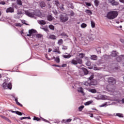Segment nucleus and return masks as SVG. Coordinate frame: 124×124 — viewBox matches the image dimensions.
<instances>
[{
  "label": "nucleus",
  "instance_id": "obj_21",
  "mask_svg": "<svg viewBox=\"0 0 124 124\" xmlns=\"http://www.w3.org/2000/svg\"><path fill=\"white\" fill-rule=\"evenodd\" d=\"M94 5L95 6H98V5L99 4V0H94Z\"/></svg>",
  "mask_w": 124,
  "mask_h": 124
},
{
  "label": "nucleus",
  "instance_id": "obj_47",
  "mask_svg": "<svg viewBox=\"0 0 124 124\" xmlns=\"http://www.w3.org/2000/svg\"><path fill=\"white\" fill-rule=\"evenodd\" d=\"M22 23H23V24H24L25 25H26V26H29V24H28V23H26V21L25 20H22Z\"/></svg>",
  "mask_w": 124,
  "mask_h": 124
},
{
  "label": "nucleus",
  "instance_id": "obj_9",
  "mask_svg": "<svg viewBox=\"0 0 124 124\" xmlns=\"http://www.w3.org/2000/svg\"><path fill=\"white\" fill-rule=\"evenodd\" d=\"M25 14L26 15H27V16H29V17H34V14L31 13H30V12H29V11H25Z\"/></svg>",
  "mask_w": 124,
  "mask_h": 124
},
{
  "label": "nucleus",
  "instance_id": "obj_25",
  "mask_svg": "<svg viewBox=\"0 0 124 124\" xmlns=\"http://www.w3.org/2000/svg\"><path fill=\"white\" fill-rule=\"evenodd\" d=\"M78 93H84V91H83V88L82 87L78 88Z\"/></svg>",
  "mask_w": 124,
  "mask_h": 124
},
{
  "label": "nucleus",
  "instance_id": "obj_32",
  "mask_svg": "<svg viewBox=\"0 0 124 124\" xmlns=\"http://www.w3.org/2000/svg\"><path fill=\"white\" fill-rule=\"evenodd\" d=\"M39 24H40V25H46V22H45L44 20H40L39 21Z\"/></svg>",
  "mask_w": 124,
  "mask_h": 124
},
{
  "label": "nucleus",
  "instance_id": "obj_4",
  "mask_svg": "<svg viewBox=\"0 0 124 124\" xmlns=\"http://www.w3.org/2000/svg\"><path fill=\"white\" fill-rule=\"evenodd\" d=\"M108 3H111L113 6H117L119 5V2L116 1L115 0H108Z\"/></svg>",
  "mask_w": 124,
  "mask_h": 124
},
{
  "label": "nucleus",
  "instance_id": "obj_33",
  "mask_svg": "<svg viewBox=\"0 0 124 124\" xmlns=\"http://www.w3.org/2000/svg\"><path fill=\"white\" fill-rule=\"evenodd\" d=\"M87 24H85V23H82L81 25V28H82V29H85V28H86L87 27Z\"/></svg>",
  "mask_w": 124,
  "mask_h": 124
},
{
  "label": "nucleus",
  "instance_id": "obj_51",
  "mask_svg": "<svg viewBox=\"0 0 124 124\" xmlns=\"http://www.w3.org/2000/svg\"><path fill=\"white\" fill-rule=\"evenodd\" d=\"M5 120L7 121V122H8L9 123H11V121L7 118H6Z\"/></svg>",
  "mask_w": 124,
  "mask_h": 124
},
{
  "label": "nucleus",
  "instance_id": "obj_20",
  "mask_svg": "<svg viewBox=\"0 0 124 124\" xmlns=\"http://www.w3.org/2000/svg\"><path fill=\"white\" fill-rule=\"evenodd\" d=\"M63 58H64V59H69V58H71V55L68 54L67 55H62Z\"/></svg>",
  "mask_w": 124,
  "mask_h": 124
},
{
  "label": "nucleus",
  "instance_id": "obj_19",
  "mask_svg": "<svg viewBox=\"0 0 124 124\" xmlns=\"http://www.w3.org/2000/svg\"><path fill=\"white\" fill-rule=\"evenodd\" d=\"M115 116H116L117 117H119V118H124V114L122 113H116Z\"/></svg>",
  "mask_w": 124,
  "mask_h": 124
},
{
  "label": "nucleus",
  "instance_id": "obj_44",
  "mask_svg": "<svg viewBox=\"0 0 124 124\" xmlns=\"http://www.w3.org/2000/svg\"><path fill=\"white\" fill-rule=\"evenodd\" d=\"M90 92L92 93H96V90L95 89H91Z\"/></svg>",
  "mask_w": 124,
  "mask_h": 124
},
{
  "label": "nucleus",
  "instance_id": "obj_5",
  "mask_svg": "<svg viewBox=\"0 0 124 124\" xmlns=\"http://www.w3.org/2000/svg\"><path fill=\"white\" fill-rule=\"evenodd\" d=\"M108 81L111 85H115L116 82V79L113 78H109Z\"/></svg>",
  "mask_w": 124,
  "mask_h": 124
},
{
  "label": "nucleus",
  "instance_id": "obj_14",
  "mask_svg": "<svg viewBox=\"0 0 124 124\" xmlns=\"http://www.w3.org/2000/svg\"><path fill=\"white\" fill-rule=\"evenodd\" d=\"M82 70L84 73V75H87L89 74V71L85 68H82Z\"/></svg>",
  "mask_w": 124,
  "mask_h": 124
},
{
  "label": "nucleus",
  "instance_id": "obj_3",
  "mask_svg": "<svg viewBox=\"0 0 124 124\" xmlns=\"http://www.w3.org/2000/svg\"><path fill=\"white\" fill-rule=\"evenodd\" d=\"M60 19L62 23H65V22L68 21V16L66 14H62L60 15Z\"/></svg>",
  "mask_w": 124,
  "mask_h": 124
},
{
  "label": "nucleus",
  "instance_id": "obj_8",
  "mask_svg": "<svg viewBox=\"0 0 124 124\" xmlns=\"http://www.w3.org/2000/svg\"><path fill=\"white\" fill-rule=\"evenodd\" d=\"M116 60L118 62H120L121 61H124V55L119 56L116 58Z\"/></svg>",
  "mask_w": 124,
  "mask_h": 124
},
{
  "label": "nucleus",
  "instance_id": "obj_57",
  "mask_svg": "<svg viewBox=\"0 0 124 124\" xmlns=\"http://www.w3.org/2000/svg\"><path fill=\"white\" fill-rule=\"evenodd\" d=\"M120 41L121 42H122V43H124V40L123 39H120Z\"/></svg>",
  "mask_w": 124,
  "mask_h": 124
},
{
  "label": "nucleus",
  "instance_id": "obj_35",
  "mask_svg": "<svg viewBox=\"0 0 124 124\" xmlns=\"http://www.w3.org/2000/svg\"><path fill=\"white\" fill-rule=\"evenodd\" d=\"M84 107H85V106H81L78 108V110L80 112H81V111H82L83 110V109H84Z\"/></svg>",
  "mask_w": 124,
  "mask_h": 124
},
{
  "label": "nucleus",
  "instance_id": "obj_29",
  "mask_svg": "<svg viewBox=\"0 0 124 124\" xmlns=\"http://www.w3.org/2000/svg\"><path fill=\"white\" fill-rule=\"evenodd\" d=\"M78 56L79 57V58H80V59H83V58H84V57H85V54L81 53H80L78 55Z\"/></svg>",
  "mask_w": 124,
  "mask_h": 124
},
{
  "label": "nucleus",
  "instance_id": "obj_49",
  "mask_svg": "<svg viewBox=\"0 0 124 124\" xmlns=\"http://www.w3.org/2000/svg\"><path fill=\"white\" fill-rule=\"evenodd\" d=\"M93 75H91V77L89 78V80H92V79H93Z\"/></svg>",
  "mask_w": 124,
  "mask_h": 124
},
{
  "label": "nucleus",
  "instance_id": "obj_54",
  "mask_svg": "<svg viewBox=\"0 0 124 124\" xmlns=\"http://www.w3.org/2000/svg\"><path fill=\"white\" fill-rule=\"evenodd\" d=\"M86 5H87V6H91V3L86 2Z\"/></svg>",
  "mask_w": 124,
  "mask_h": 124
},
{
  "label": "nucleus",
  "instance_id": "obj_18",
  "mask_svg": "<svg viewBox=\"0 0 124 124\" xmlns=\"http://www.w3.org/2000/svg\"><path fill=\"white\" fill-rule=\"evenodd\" d=\"M53 52L54 53H58V54H61V51H60V49L59 48V47L54 49V50H53Z\"/></svg>",
  "mask_w": 124,
  "mask_h": 124
},
{
  "label": "nucleus",
  "instance_id": "obj_17",
  "mask_svg": "<svg viewBox=\"0 0 124 124\" xmlns=\"http://www.w3.org/2000/svg\"><path fill=\"white\" fill-rule=\"evenodd\" d=\"M7 83H6V82H5L3 83L2 84V87L3 88V89H4V90H7Z\"/></svg>",
  "mask_w": 124,
  "mask_h": 124
},
{
  "label": "nucleus",
  "instance_id": "obj_7",
  "mask_svg": "<svg viewBox=\"0 0 124 124\" xmlns=\"http://www.w3.org/2000/svg\"><path fill=\"white\" fill-rule=\"evenodd\" d=\"M6 13H14V8L9 7L6 10Z\"/></svg>",
  "mask_w": 124,
  "mask_h": 124
},
{
  "label": "nucleus",
  "instance_id": "obj_63",
  "mask_svg": "<svg viewBox=\"0 0 124 124\" xmlns=\"http://www.w3.org/2000/svg\"><path fill=\"white\" fill-rule=\"evenodd\" d=\"M48 8H51V5L50 4H48Z\"/></svg>",
  "mask_w": 124,
  "mask_h": 124
},
{
  "label": "nucleus",
  "instance_id": "obj_50",
  "mask_svg": "<svg viewBox=\"0 0 124 124\" xmlns=\"http://www.w3.org/2000/svg\"><path fill=\"white\" fill-rule=\"evenodd\" d=\"M43 31H49L48 30V29L47 28H42Z\"/></svg>",
  "mask_w": 124,
  "mask_h": 124
},
{
  "label": "nucleus",
  "instance_id": "obj_52",
  "mask_svg": "<svg viewBox=\"0 0 124 124\" xmlns=\"http://www.w3.org/2000/svg\"><path fill=\"white\" fill-rule=\"evenodd\" d=\"M0 117H1L2 119H4V120H6L7 118L6 117L3 115H1Z\"/></svg>",
  "mask_w": 124,
  "mask_h": 124
},
{
  "label": "nucleus",
  "instance_id": "obj_31",
  "mask_svg": "<svg viewBox=\"0 0 124 124\" xmlns=\"http://www.w3.org/2000/svg\"><path fill=\"white\" fill-rule=\"evenodd\" d=\"M93 103V101H89L85 103V106L90 105V104H92Z\"/></svg>",
  "mask_w": 124,
  "mask_h": 124
},
{
  "label": "nucleus",
  "instance_id": "obj_30",
  "mask_svg": "<svg viewBox=\"0 0 124 124\" xmlns=\"http://www.w3.org/2000/svg\"><path fill=\"white\" fill-rule=\"evenodd\" d=\"M92 28H95V23L93 21H91Z\"/></svg>",
  "mask_w": 124,
  "mask_h": 124
},
{
  "label": "nucleus",
  "instance_id": "obj_48",
  "mask_svg": "<svg viewBox=\"0 0 124 124\" xmlns=\"http://www.w3.org/2000/svg\"><path fill=\"white\" fill-rule=\"evenodd\" d=\"M16 27H22V24L20 23H16Z\"/></svg>",
  "mask_w": 124,
  "mask_h": 124
},
{
  "label": "nucleus",
  "instance_id": "obj_43",
  "mask_svg": "<svg viewBox=\"0 0 124 124\" xmlns=\"http://www.w3.org/2000/svg\"><path fill=\"white\" fill-rule=\"evenodd\" d=\"M86 65H87V66H90L91 65V64H92V63H91V62H90V61H87L86 62Z\"/></svg>",
  "mask_w": 124,
  "mask_h": 124
},
{
  "label": "nucleus",
  "instance_id": "obj_61",
  "mask_svg": "<svg viewBox=\"0 0 124 124\" xmlns=\"http://www.w3.org/2000/svg\"><path fill=\"white\" fill-rule=\"evenodd\" d=\"M51 51H52V49L51 48H49L48 49V53H50Z\"/></svg>",
  "mask_w": 124,
  "mask_h": 124
},
{
  "label": "nucleus",
  "instance_id": "obj_40",
  "mask_svg": "<svg viewBox=\"0 0 124 124\" xmlns=\"http://www.w3.org/2000/svg\"><path fill=\"white\" fill-rule=\"evenodd\" d=\"M17 14V15H22V14H23V12L21 10H18Z\"/></svg>",
  "mask_w": 124,
  "mask_h": 124
},
{
  "label": "nucleus",
  "instance_id": "obj_1",
  "mask_svg": "<svg viewBox=\"0 0 124 124\" xmlns=\"http://www.w3.org/2000/svg\"><path fill=\"white\" fill-rule=\"evenodd\" d=\"M118 12L115 11H112L109 12L107 15V17L108 19H109V20H113V19H115V18H117L118 15Z\"/></svg>",
  "mask_w": 124,
  "mask_h": 124
},
{
  "label": "nucleus",
  "instance_id": "obj_59",
  "mask_svg": "<svg viewBox=\"0 0 124 124\" xmlns=\"http://www.w3.org/2000/svg\"><path fill=\"white\" fill-rule=\"evenodd\" d=\"M71 16H74V12H72L71 13Z\"/></svg>",
  "mask_w": 124,
  "mask_h": 124
},
{
  "label": "nucleus",
  "instance_id": "obj_42",
  "mask_svg": "<svg viewBox=\"0 0 124 124\" xmlns=\"http://www.w3.org/2000/svg\"><path fill=\"white\" fill-rule=\"evenodd\" d=\"M55 61L56 62H57V63L60 62V58L56 57V58L55 60Z\"/></svg>",
  "mask_w": 124,
  "mask_h": 124
},
{
  "label": "nucleus",
  "instance_id": "obj_64",
  "mask_svg": "<svg viewBox=\"0 0 124 124\" xmlns=\"http://www.w3.org/2000/svg\"><path fill=\"white\" fill-rule=\"evenodd\" d=\"M43 121H44L45 122H47V121L46 119H43Z\"/></svg>",
  "mask_w": 124,
  "mask_h": 124
},
{
  "label": "nucleus",
  "instance_id": "obj_22",
  "mask_svg": "<svg viewBox=\"0 0 124 124\" xmlns=\"http://www.w3.org/2000/svg\"><path fill=\"white\" fill-rule=\"evenodd\" d=\"M36 37L38 39H40V38H41L42 37H43V35L41 34H37L36 35Z\"/></svg>",
  "mask_w": 124,
  "mask_h": 124
},
{
  "label": "nucleus",
  "instance_id": "obj_27",
  "mask_svg": "<svg viewBox=\"0 0 124 124\" xmlns=\"http://www.w3.org/2000/svg\"><path fill=\"white\" fill-rule=\"evenodd\" d=\"M34 121H37V122H39L41 119L38 117H36L35 116H34V118L33 119Z\"/></svg>",
  "mask_w": 124,
  "mask_h": 124
},
{
  "label": "nucleus",
  "instance_id": "obj_60",
  "mask_svg": "<svg viewBox=\"0 0 124 124\" xmlns=\"http://www.w3.org/2000/svg\"><path fill=\"white\" fill-rule=\"evenodd\" d=\"M10 112H12V113H16V112H17V111H13V110H10Z\"/></svg>",
  "mask_w": 124,
  "mask_h": 124
},
{
  "label": "nucleus",
  "instance_id": "obj_12",
  "mask_svg": "<svg viewBox=\"0 0 124 124\" xmlns=\"http://www.w3.org/2000/svg\"><path fill=\"white\" fill-rule=\"evenodd\" d=\"M48 21L51 22L54 19V17L51 15H48L47 16Z\"/></svg>",
  "mask_w": 124,
  "mask_h": 124
},
{
  "label": "nucleus",
  "instance_id": "obj_34",
  "mask_svg": "<svg viewBox=\"0 0 124 124\" xmlns=\"http://www.w3.org/2000/svg\"><path fill=\"white\" fill-rule=\"evenodd\" d=\"M20 120H25V119H28V120H31V117H21L19 118Z\"/></svg>",
  "mask_w": 124,
  "mask_h": 124
},
{
  "label": "nucleus",
  "instance_id": "obj_58",
  "mask_svg": "<svg viewBox=\"0 0 124 124\" xmlns=\"http://www.w3.org/2000/svg\"><path fill=\"white\" fill-rule=\"evenodd\" d=\"M119 1L122 3H124V0H119Z\"/></svg>",
  "mask_w": 124,
  "mask_h": 124
},
{
  "label": "nucleus",
  "instance_id": "obj_23",
  "mask_svg": "<svg viewBox=\"0 0 124 124\" xmlns=\"http://www.w3.org/2000/svg\"><path fill=\"white\" fill-rule=\"evenodd\" d=\"M16 3L18 5H22L23 2H22V0H16Z\"/></svg>",
  "mask_w": 124,
  "mask_h": 124
},
{
  "label": "nucleus",
  "instance_id": "obj_41",
  "mask_svg": "<svg viewBox=\"0 0 124 124\" xmlns=\"http://www.w3.org/2000/svg\"><path fill=\"white\" fill-rule=\"evenodd\" d=\"M86 13H88V14H90L91 15L93 14V13L90 10H86Z\"/></svg>",
  "mask_w": 124,
  "mask_h": 124
},
{
  "label": "nucleus",
  "instance_id": "obj_28",
  "mask_svg": "<svg viewBox=\"0 0 124 124\" xmlns=\"http://www.w3.org/2000/svg\"><path fill=\"white\" fill-rule=\"evenodd\" d=\"M7 89H9V90H11L12 89V84H11V83H9V84H8Z\"/></svg>",
  "mask_w": 124,
  "mask_h": 124
},
{
  "label": "nucleus",
  "instance_id": "obj_45",
  "mask_svg": "<svg viewBox=\"0 0 124 124\" xmlns=\"http://www.w3.org/2000/svg\"><path fill=\"white\" fill-rule=\"evenodd\" d=\"M62 49V50H67V46H63Z\"/></svg>",
  "mask_w": 124,
  "mask_h": 124
},
{
  "label": "nucleus",
  "instance_id": "obj_11",
  "mask_svg": "<svg viewBox=\"0 0 124 124\" xmlns=\"http://www.w3.org/2000/svg\"><path fill=\"white\" fill-rule=\"evenodd\" d=\"M49 38H50V39H52V40H56V39H57V37L54 34H50L49 36Z\"/></svg>",
  "mask_w": 124,
  "mask_h": 124
},
{
  "label": "nucleus",
  "instance_id": "obj_38",
  "mask_svg": "<svg viewBox=\"0 0 124 124\" xmlns=\"http://www.w3.org/2000/svg\"><path fill=\"white\" fill-rule=\"evenodd\" d=\"M63 42V41H62V39H61L58 41V43L59 45H61V44H62Z\"/></svg>",
  "mask_w": 124,
  "mask_h": 124
},
{
  "label": "nucleus",
  "instance_id": "obj_39",
  "mask_svg": "<svg viewBox=\"0 0 124 124\" xmlns=\"http://www.w3.org/2000/svg\"><path fill=\"white\" fill-rule=\"evenodd\" d=\"M16 114L17 115H18V116H22V115H23V114L22 113V112L19 111H16Z\"/></svg>",
  "mask_w": 124,
  "mask_h": 124
},
{
  "label": "nucleus",
  "instance_id": "obj_46",
  "mask_svg": "<svg viewBox=\"0 0 124 124\" xmlns=\"http://www.w3.org/2000/svg\"><path fill=\"white\" fill-rule=\"evenodd\" d=\"M115 69H120V66L118 64H116V66L115 67Z\"/></svg>",
  "mask_w": 124,
  "mask_h": 124
},
{
  "label": "nucleus",
  "instance_id": "obj_56",
  "mask_svg": "<svg viewBox=\"0 0 124 124\" xmlns=\"http://www.w3.org/2000/svg\"><path fill=\"white\" fill-rule=\"evenodd\" d=\"M53 66H56V67H61L60 66V65H59L54 64V65H53Z\"/></svg>",
  "mask_w": 124,
  "mask_h": 124
},
{
  "label": "nucleus",
  "instance_id": "obj_55",
  "mask_svg": "<svg viewBox=\"0 0 124 124\" xmlns=\"http://www.w3.org/2000/svg\"><path fill=\"white\" fill-rule=\"evenodd\" d=\"M1 4H2V5H4V4H5V2L3 1H1Z\"/></svg>",
  "mask_w": 124,
  "mask_h": 124
},
{
  "label": "nucleus",
  "instance_id": "obj_16",
  "mask_svg": "<svg viewBox=\"0 0 124 124\" xmlns=\"http://www.w3.org/2000/svg\"><path fill=\"white\" fill-rule=\"evenodd\" d=\"M15 101H16V103L17 104V105L20 106V107H23V105L21 104L19 102H18V98H16Z\"/></svg>",
  "mask_w": 124,
  "mask_h": 124
},
{
  "label": "nucleus",
  "instance_id": "obj_24",
  "mask_svg": "<svg viewBox=\"0 0 124 124\" xmlns=\"http://www.w3.org/2000/svg\"><path fill=\"white\" fill-rule=\"evenodd\" d=\"M48 28H49L50 30H51L52 31L55 30V26L53 25H49Z\"/></svg>",
  "mask_w": 124,
  "mask_h": 124
},
{
  "label": "nucleus",
  "instance_id": "obj_10",
  "mask_svg": "<svg viewBox=\"0 0 124 124\" xmlns=\"http://www.w3.org/2000/svg\"><path fill=\"white\" fill-rule=\"evenodd\" d=\"M71 121H72V119H63L62 121V124H68V123H70Z\"/></svg>",
  "mask_w": 124,
  "mask_h": 124
},
{
  "label": "nucleus",
  "instance_id": "obj_62",
  "mask_svg": "<svg viewBox=\"0 0 124 124\" xmlns=\"http://www.w3.org/2000/svg\"><path fill=\"white\" fill-rule=\"evenodd\" d=\"M122 103H124V98L122 99Z\"/></svg>",
  "mask_w": 124,
  "mask_h": 124
},
{
  "label": "nucleus",
  "instance_id": "obj_6",
  "mask_svg": "<svg viewBox=\"0 0 124 124\" xmlns=\"http://www.w3.org/2000/svg\"><path fill=\"white\" fill-rule=\"evenodd\" d=\"M35 32H36V31L34 30V29L29 30V34H27V36L31 37V36L33 35V33H35Z\"/></svg>",
  "mask_w": 124,
  "mask_h": 124
},
{
  "label": "nucleus",
  "instance_id": "obj_2",
  "mask_svg": "<svg viewBox=\"0 0 124 124\" xmlns=\"http://www.w3.org/2000/svg\"><path fill=\"white\" fill-rule=\"evenodd\" d=\"M69 63L73 64L74 65H77L78 63H79V64H82V59H80V58H77L76 60H75V59H74L69 62Z\"/></svg>",
  "mask_w": 124,
  "mask_h": 124
},
{
  "label": "nucleus",
  "instance_id": "obj_15",
  "mask_svg": "<svg viewBox=\"0 0 124 124\" xmlns=\"http://www.w3.org/2000/svg\"><path fill=\"white\" fill-rule=\"evenodd\" d=\"M40 6L42 8L45 7L46 6V3L44 1H41L40 2Z\"/></svg>",
  "mask_w": 124,
  "mask_h": 124
},
{
  "label": "nucleus",
  "instance_id": "obj_13",
  "mask_svg": "<svg viewBox=\"0 0 124 124\" xmlns=\"http://www.w3.org/2000/svg\"><path fill=\"white\" fill-rule=\"evenodd\" d=\"M91 59L93 60V61H96L97 60V56L95 55H92L91 56Z\"/></svg>",
  "mask_w": 124,
  "mask_h": 124
},
{
  "label": "nucleus",
  "instance_id": "obj_53",
  "mask_svg": "<svg viewBox=\"0 0 124 124\" xmlns=\"http://www.w3.org/2000/svg\"><path fill=\"white\" fill-rule=\"evenodd\" d=\"M67 65L66 64H62V67H66Z\"/></svg>",
  "mask_w": 124,
  "mask_h": 124
},
{
  "label": "nucleus",
  "instance_id": "obj_26",
  "mask_svg": "<svg viewBox=\"0 0 124 124\" xmlns=\"http://www.w3.org/2000/svg\"><path fill=\"white\" fill-rule=\"evenodd\" d=\"M111 57H116L117 56V52L116 51H112L111 54Z\"/></svg>",
  "mask_w": 124,
  "mask_h": 124
},
{
  "label": "nucleus",
  "instance_id": "obj_37",
  "mask_svg": "<svg viewBox=\"0 0 124 124\" xmlns=\"http://www.w3.org/2000/svg\"><path fill=\"white\" fill-rule=\"evenodd\" d=\"M61 35L62 36H67V37H68V35L65 33V32H62L61 33Z\"/></svg>",
  "mask_w": 124,
  "mask_h": 124
},
{
  "label": "nucleus",
  "instance_id": "obj_36",
  "mask_svg": "<svg viewBox=\"0 0 124 124\" xmlns=\"http://www.w3.org/2000/svg\"><path fill=\"white\" fill-rule=\"evenodd\" d=\"M107 106V102L99 106V107H106Z\"/></svg>",
  "mask_w": 124,
  "mask_h": 124
}]
</instances>
